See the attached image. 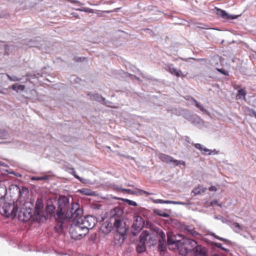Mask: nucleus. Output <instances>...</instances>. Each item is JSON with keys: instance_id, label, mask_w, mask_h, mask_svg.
Segmentation results:
<instances>
[{"instance_id": "f257e3e1", "label": "nucleus", "mask_w": 256, "mask_h": 256, "mask_svg": "<svg viewBox=\"0 0 256 256\" xmlns=\"http://www.w3.org/2000/svg\"><path fill=\"white\" fill-rule=\"evenodd\" d=\"M58 210L54 215L56 221L54 230L58 234H62L68 228L71 218H76L83 214V210L80 205L72 202L66 196H61L58 200Z\"/></svg>"}, {"instance_id": "f03ea898", "label": "nucleus", "mask_w": 256, "mask_h": 256, "mask_svg": "<svg viewBox=\"0 0 256 256\" xmlns=\"http://www.w3.org/2000/svg\"><path fill=\"white\" fill-rule=\"evenodd\" d=\"M123 210L119 207L112 209L109 213V221L103 223L102 228L106 229V232H110L115 228L117 231L124 234L126 230L124 222L122 218Z\"/></svg>"}, {"instance_id": "7ed1b4c3", "label": "nucleus", "mask_w": 256, "mask_h": 256, "mask_svg": "<svg viewBox=\"0 0 256 256\" xmlns=\"http://www.w3.org/2000/svg\"><path fill=\"white\" fill-rule=\"evenodd\" d=\"M70 219L72 220V223L70 228V234L71 238L74 240L82 239L88 234L87 229L81 224L80 222L78 219V216L71 218Z\"/></svg>"}, {"instance_id": "20e7f679", "label": "nucleus", "mask_w": 256, "mask_h": 256, "mask_svg": "<svg viewBox=\"0 0 256 256\" xmlns=\"http://www.w3.org/2000/svg\"><path fill=\"white\" fill-rule=\"evenodd\" d=\"M18 206L14 203H4L0 209V213L2 215L6 218L11 216L14 218L17 213Z\"/></svg>"}, {"instance_id": "39448f33", "label": "nucleus", "mask_w": 256, "mask_h": 256, "mask_svg": "<svg viewBox=\"0 0 256 256\" xmlns=\"http://www.w3.org/2000/svg\"><path fill=\"white\" fill-rule=\"evenodd\" d=\"M82 215L78 217V219L80 222L81 224L84 226L88 232L90 229H92L96 224V220L95 217L92 216H86L82 217Z\"/></svg>"}, {"instance_id": "423d86ee", "label": "nucleus", "mask_w": 256, "mask_h": 256, "mask_svg": "<svg viewBox=\"0 0 256 256\" xmlns=\"http://www.w3.org/2000/svg\"><path fill=\"white\" fill-rule=\"evenodd\" d=\"M197 244L196 242L190 238H186L183 240L180 248V252L182 254H186L190 252Z\"/></svg>"}, {"instance_id": "0eeeda50", "label": "nucleus", "mask_w": 256, "mask_h": 256, "mask_svg": "<svg viewBox=\"0 0 256 256\" xmlns=\"http://www.w3.org/2000/svg\"><path fill=\"white\" fill-rule=\"evenodd\" d=\"M44 205L42 202L37 201L35 206L34 213V220L36 221L41 222L46 220L44 216V212L42 210Z\"/></svg>"}, {"instance_id": "6e6552de", "label": "nucleus", "mask_w": 256, "mask_h": 256, "mask_svg": "<svg viewBox=\"0 0 256 256\" xmlns=\"http://www.w3.org/2000/svg\"><path fill=\"white\" fill-rule=\"evenodd\" d=\"M145 225L143 218L140 216H134V220L132 226V233L134 236L137 235Z\"/></svg>"}, {"instance_id": "1a4fd4ad", "label": "nucleus", "mask_w": 256, "mask_h": 256, "mask_svg": "<svg viewBox=\"0 0 256 256\" xmlns=\"http://www.w3.org/2000/svg\"><path fill=\"white\" fill-rule=\"evenodd\" d=\"M158 156L162 161L167 164H172L175 166H178L180 164H182L184 166H186V162L184 161L174 160L172 156L160 153L158 154Z\"/></svg>"}, {"instance_id": "9d476101", "label": "nucleus", "mask_w": 256, "mask_h": 256, "mask_svg": "<svg viewBox=\"0 0 256 256\" xmlns=\"http://www.w3.org/2000/svg\"><path fill=\"white\" fill-rule=\"evenodd\" d=\"M34 217V213L32 209L22 208L18 212V220L22 222H27L32 217Z\"/></svg>"}, {"instance_id": "9b49d317", "label": "nucleus", "mask_w": 256, "mask_h": 256, "mask_svg": "<svg viewBox=\"0 0 256 256\" xmlns=\"http://www.w3.org/2000/svg\"><path fill=\"white\" fill-rule=\"evenodd\" d=\"M186 118L200 128H202L204 124V122L196 115H188L186 116Z\"/></svg>"}, {"instance_id": "f8f14e48", "label": "nucleus", "mask_w": 256, "mask_h": 256, "mask_svg": "<svg viewBox=\"0 0 256 256\" xmlns=\"http://www.w3.org/2000/svg\"><path fill=\"white\" fill-rule=\"evenodd\" d=\"M190 252L192 256H206L205 248L200 245L196 244Z\"/></svg>"}, {"instance_id": "ddd939ff", "label": "nucleus", "mask_w": 256, "mask_h": 256, "mask_svg": "<svg viewBox=\"0 0 256 256\" xmlns=\"http://www.w3.org/2000/svg\"><path fill=\"white\" fill-rule=\"evenodd\" d=\"M216 13L217 15L220 16L222 18L229 20H234L237 18V16L228 14L225 10L216 8Z\"/></svg>"}, {"instance_id": "4468645a", "label": "nucleus", "mask_w": 256, "mask_h": 256, "mask_svg": "<svg viewBox=\"0 0 256 256\" xmlns=\"http://www.w3.org/2000/svg\"><path fill=\"white\" fill-rule=\"evenodd\" d=\"M124 228L126 229V230L124 234H122V233L120 232H119L117 231L118 234H116L114 236V240H118V243L120 244H122L124 242V241L126 238L127 231L128 229V227L126 226V224L125 223H124Z\"/></svg>"}, {"instance_id": "2eb2a0df", "label": "nucleus", "mask_w": 256, "mask_h": 256, "mask_svg": "<svg viewBox=\"0 0 256 256\" xmlns=\"http://www.w3.org/2000/svg\"><path fill=\"white\" fill-rule=\"evenodd\" d=\"M168 72L176 76L177 77L184 76L182 72L174 68L172 64H168L167 66Z\"/></svg>"}, {"instance_id": "dca6fc26", "label": "nucleus", "mask_w": 256, "mask_h": 256, "mask_svg": "<svg viewBox=\"0 0 256 256\" xmlns=\"http://www.w3.org/2000/svg\"><path fill=\"white\" fill-rule=\"evenodd\" d=\"M26 92L27 94V96H26V98L33 100H39L38 96V92L35 90L32 89L28 91L26 90Z\"/></svg>"}, {"instance_id": "f3484780", "label": "nucleus", "mask_w": 256, "mask_h": 256, "mask_svg": "<svg viewBox=\"0 0 256 256\" xmlns=\"http://www.w3.org/2000/svg\"><path fill=\"white\" fill-rule=\"evenodd\" d=\"M240 86L239 85L236 86V88H240L238 90V93L236 94V98L238 99H243L244 100H246V90L245 88H240Z\"/></svg>"}, {"instance_id": "a211bd4d", "label": "nucleus", "mask_w": 256, "mask_h": 256, "mask_svg": "<svg viewBox=\"0 0 256 256\" xmlns=\"http://www.w3.org/2000/svg\"><path fill=\"white\" fill-rule=\"evenodd\" d=\"M140 242L144 244L147 243L148 238H150V234L147 230L143 231L140 236Z\"/></svg>"}, {"instance_id": "6ab92c4d", "label": "nucleus", "mask_w": 256, "mask_h": 256, "mask_svg": "<svg viewBox=\"0 0 256 256\" xmlns=\"http://www.w3.org/2000/svg\"><path fill=\"white\" fill-rule=\"evenodd\" d=\"M93 100H94L96 101H98V102H103V103L108 106H110L108 104V103H110V102H106V100H105V98H103L102 96H101L100 95H99L98 94H94L92 96V98Z\"/></svg>"}, {"instance_id": "aec40b11", "label": "nucleus", "mask_w": 256, "mask_h": 256, "mask_svg": "<svg viewBox=\"0 0 256 256\" xmlns=\"http://www.w3.org/2000/svg\"><path fill=\"white\" fill-rule=\"evenodd\" d=\"M11 88L12 90L16 91V92H20L24 91L26 88V86L24 85H22L16 83L12 84L11 86Z\"/></svg>"}, {"instance_id": "412c9836", "label": "nucleus", "mask_w": 256, "mask_h": 256, "mask_svg": "<svg viewBox=\"0 0 256 256\" xmlns=\"http://www.w3.org/2000/svg\"><path fill=\"white\" fill-rule=\"evenodd\" d=\"M192 100L195 103V106L200 109V110L202 112H204L205 114H207L208 115L210 114V112L208 110H206L203 106L198 102V101H196L194 98H192Z\"/></svg>"}, {"instance_id": "4be33fe9", "label": "nucleus", "mask_w": 256, "mask_h": 256, "mask_svg": "<svg viewBox=\"0 0 256 256\" xmlns=\"http://www.w3.org/2000/svg\"><path fill=\"white\" fill-rule=\"evenodd\" d=\"M204 192V190H202L200 188V185L196 186L191 192V196H194L198 195H200L202 192Z\"/></svg>"}, {"instance_id": "5701e85b", "label": "nucleus", "mask_w": 256, "mask_h": 256, "mask_svg": "<svg viewBox=\"0 0 256 256\" xmlns=\"http://www.w3.org/2000/svg\"><path fill=\"white\" fill-rule=\"evenodd\" d=\"M232 228L236 233H240L242 230H243V226L240 225L238 222H234L232 224Z\"/></svg>"}, {"instance_id": "b1692460", "label": "nucleus", "mask_w": 256, "mask_h": 256, "mask_svg": "<svg viewBox=\"0 0 256 256\" xmlns=\"http://www.w3.org/2000/svg\"><path fill=\"white\" fill-rule=\"evenodd\" d=\"M174 236H176V246L178 247V248H180L182 244L183 240H184L185 238L181 234L174 235Z\"/></svg>"}, {"instance_id": "393cba45", "label": "nucleus", "mask_w": 256, "mask_h": 256, "mask_svg": "<svg viewBox=\"0 0 256 256\" xmlns=\"http://www.w3.org/2000/svg\"><path fill=\"white\" fill-rule=\"evenodd\" d=\"M136 250L138 253L144 252L146 250V244L139 242V243L137 244Z\"/></svg>"}, {"instance_id": "a878e982", "label": "nucleus", "mask_w": 256, "mask_h": 256, "mask_svg": "<svg viewBox=\"0 0 256 256\" xmlns=\"http://www.w3.org/2000/svg\"><path fill=\"white\" fill-rule=\"evenodd\" d=\"M50 178H51V176H48V175H44L42 176H33L30 178V180L32 181H34V180H48Z\"/></svg>"}, {"instance_id": "bb28decb", "label": "nucleus", "mask_w": 256, "mask_h": 256, "mask_svg": "<svg viewBox=\"0 0 256 256\" xmlns=\"http://www.w3.org/2000/svg\"><path fill=\"white\" fill-rule=\"evenodd\" d=\"M194 146L196 148L199 150L204 154H207V152L210 150L204 147V146L200 144H194Z\"/></svg>"}, {"instance_id": "cd10ccee", "label": "nucleus", "mask_w": 256, "mask_h": 256, "mask_svg": "<svg viewBox=\"0 0 256 256\" xmlns=\"http://www.w3.org/2000/svg\"><path fill=\"white\" fill-rule=\"evenodd\" d=\"M158 249L160 252H164L166 249V240H158Z\"/></svg>"}, {"instance_id": "c85d7f7f", "label": "nucleus", "mask_w": 256, "mask_h": 256, "mask_svg": "<svg viewBox=\"0 0 256 256\" xmlns=\"http://www.w3.org/2000/svg\"><path fill=\"white\" fill-rule=\"evenodd\" d=\"M7 194V190L5 187H0V202L3 201Z\"/></svg>"}, {"instance_id": "c756f323", "label": "nucleus", "mask_w": 256, "mask_h": 256, "mask_svg": "<svg viewBox=\"0 0 256 256\" xmlns=\"http://www.w3.org/2000/svg\"><path fill=\"white\" fill-rule=\"evenodd\" d=\"M154 213L156 214V215H158L159 216H161L164 218H168L170 216V214L168 213L163 212L159 210H154Z\"/></svg>"}, {"instance_id": "7c9ffc66", "label": "nucleus", "mask_w": 256, "mask_h": 256, "mask_svg": "<svg viewBox=\"0 0 256 256\" xmlns=\"http://www.w3.org/2000/svg\"><path fill=\"white\" fill-rule=\"evenodd\" d=\"M79 192L86 196H92L93 194V192L88 188H84L79 190Z\"/></svg>"}, {"instance_id": "2f4dec72", "label": "nucleus", "mask_w": 256, "mask_h": 256, "mask_svg": "<svg viewBox=\"0 0 256 256\" xmlns=\"http://www.w3.org/2000/svg\"><path fill=\"white\" fill-rule=\"evenodd\" d=\"M176 239L174 235L170 236V234H168V244H175L176 246Z\"/></svg>"}, {"instance_id": "473e14b6", "label": "nucleus", "mask_w": 256, "mask_h": 256, "mask_svg": "<svg viewBox=\"0 0 256 256\" xmlns=\"http://www.w3.org/2000/svg\"><path fill=\"white\" fill-rule=\"evenodd\" d=\"M6 75L7 77L8 78L10 81H12V82H19V81H20L22 80V78L18 77L16 76H10L8 74H6Z\"/></svg>"}, {"instance_id": "72a5a7b5", "label": "nucleus", "mask_w": 256, "mask_h": 256, "mask_svg": "<svg viewBox=\"0 0 256 256\" xmlns=\"http://www.w3.org/2000/svg\"><path fill=\"white\" fill-rule=\"evenodd\" d=\"M55 208L54 204H50L46 206V210L48 214H50L54 212Z\"/></svg>"}, {"instance_id": "f704fd0d", "label": "nucleus", "mask_w": 256, "mask_h": 256, "mask_svg": "<svg viewBox=\"0 0 256 256\" xmlns=\"http://www.w3.org/2000/svg\"><path fill=\"white\" fill-rule=\"evenodd\" d=\"M186 231L190 234L192 236H196L198 234V233L194 230L193 229L190 228V227L188 226L186 228Z\"/></svg>"}, {"instance_id": "c9c22d12", "label": "nucleus", "mask_w": 256, "mask_h": 256, "mask_svg": "<svg viewBox=\"0 0 256 256\" xmlns=\"http://www.w3.org/2000/svg\"><path fill=\"white\" fill-rule=\"evenodd\" d=\"M152 202L155 204H169V200H166L160 199L153 200Z\"/></svg>"}, {"instance_id": "e433bc0d", "label": "nucleus", "mask_w": 256, "mask_h": 256, "mask_svg": "<svg viewBox=\"0 0 256 256\" xmlns=\"http://www.w3.org/2000/svg\"><path fill=\"white\" fill-rule=\"evenodd\" d=\"M151 238H148L147 244L150 245H154L156 244L155 238L154 236L150 235Z\"/></svg>"}, {"instance_id": "4c0bfd02", "label": "nucleus", "mask_w": 256, "mask_h": 256, "mask_svg": "<svg viewBox=\"0 0 256 256\" xmlns=\"http://www.w3.org/2000/svg\"><path fill=\"white\" fill-rule=\"evenodd\" d=\"M79 180L82 184H93L90 180L82 178H80Z\"/></svg>"}, {"instance_id": "58836bf2", "label": "nucleus", "mask_w": 256, "mask_h": 256, "mask_svg": "<svg viewBox=\"0 0 256 256\" xmlns=\"http://www.w3.org/2000/svg\"><path fill=\"white\" fill-rule=\"evenodd\" d=\"M210 236H213L214 237L220 240H221V241H223V242H229V240L227 239H226V238H222V237H220L219 236H216L214 233L212 232L210 234Z\"/></svg>"}, {"instance_id": "ea45409f", "label": "nucleus", "mask_w": 256, "mask_h": 256, "mask_svg": "<svg viewBox=\"0 0 256 256\" xmlns=\"http://www.w3.org/2000/svg\"><path fill=\"white\" fill-rule=\"evenodd\" d=\"M124 201L130 206H138V204L136 202L132 201V200L126 199V200H124Z\"/></svg>"}, {"instance_id": "a19ab883", "label": "nucleus", "mask_w": 256, "mask_h": 256, "mask_svg": "<svg viewBox=\"0 0 256 256\" xmlns=\"http://www.w3.org/2000/svg\"><path fill=\"white\" fill-rule=\"evenodd\" d=\"M158 235L159 236V240H166L165 234L162 231L158 232Z\"/></svg>"}, {"instance_id": "79ce46f5", "label": "nucleus", "mask_w": 256, "mask_h": 256, "mask_svg": "<svg viewBox=\"0 0 256 256\" xmlns=\"http://www.w3.org/2000/svg\"><path fill=\"white\" fill-rule=\"evenodd\" d=\"M77 10L81 11V12H85L90 13H92L93 10L92 9L89 8H76Z\"/></svg>"}, {"instance_id": "37998d69", "label": "nucleus", "mask_w": 256, "mask_h": 256, "mask_svg": "<svg viewBox=\"0 0 256 256\" xmlns=\"http://www.w3.org/2000/svg\"><path fill=\"white\" fill-rule=\"evenodd\" d=\"M215 246H216L217 248H220V249H221V250H224V251H225V252H228V249H227V248H224V247L222 246V244H220V243H216V244H215Z\"/></svg>"}, {"instance_id": "c03bdc74", "label": "nucleus", "mask_w": 256, "mask_h": 256, "mask_svg": "<svg viewBox=\"0 0 256 256\" xmlns=\"http://www.w3.org/2000/svg\"><path fill=\"white\" fill-rule=\"evenodd\" d=\"M214 218L221 220L223 223L226 222V220L220 215H215Z\"/></svg>"}, {"instance_id": "a18cd8bd", "label": "nucleus", "mask_w": 256, "mask_h": 256, "mask_svg": "<svg viewBox=\"0 0 256 256\" xmlns=\"http://www.w3.org/2000/svg\"><path fill=\"white\" fill-rule=\"evenodd\" d=\"M216 70L220 72V73L223 74L224 76H228V72H226L224 70L223 68H216Z\"/></svg>"}, {"instance_id": "49530a36", "label": "nucleus", "mask_w": 256, "mask_h": 256, "mask_svg": "<svg viewBox=\"0 0 256 256\" xmlns=\"http://www.w3.org/2000/svg\"><path fill=\"white\" fill-rule=\"evenodd\" d=\"M218 152H219L216 149H214L213 150H210L207 152V154L208 155L216 154H218Z\"/></svg>"}, {"instance_id": "de8ad7c7", "label": "nucleus", "mask_w": 256, "mask_h": 256, "mask_svg": "<svg viewBox=\"0 0 256 256\" xmlns=\"http://www.w3.org/2000/svg\"><path fill=\"white\" fill-rule=\"evenodd\" d=\"M72 174L74 176L75 178H76L78 180H80V178L81 177H80V176H78L77 175L76 172V170H75L74 168L72 169Z\"/></svg>"}, {"instance_id": "09e8293b", "label": "nucleus", "mask_w": 256, "mask_h": 256, "mask_svg": "<svg viewBox=\"0 0 256 256\" xmlns=\"http://www.w3.org/2000/svg\"><path fill=\"white\" fill-rule=\"evenodd\" d=\"M210 204L211 205H213V204H216L218 206L222 208V204H218V202L216 200H212L211 202H210Z\"/></svg>"}, {"instance_id": "8fccbe9b", "label": "nucleus", "mask_w": 256, "mask_h": 256, "mask_svg": "<svg viewBox=\"0 0 256 256\" xmlns=\"http://www.w3.org/2000/svg\"><path fill=\"white\" fill-rule=\"evenodd\" d=\"M70 2L74 3V4H76L78 5H84L83 4H82L81 2L76 0H68Z\"/></svg>"}, {"instance_id": "3c124183", "label": "nucleus", "mask_w": 256, "mask_h": 256, "mask_svg": "<svg viewBox=\"0 0 256 256\" xmlns=\"http://www.w3.org/2000/svg\"><path fill=\"white\" fill-rule=\"evenodd\" d=\"M192 203L190 202V201L188 200H186V202H180V205L182 206H188V205H190Z\"/></svg>"}, {"instance_id": "603ef678", "label": "nucleus", "mask_w": 256, "mask_h": 256, "mask_svg": "<svg viewBox=\"0 0 256 256\" xmlns=\"http://www.w3.org/2000/svg\"><path fill=\"white\" fill-rule=\"evenodd\" d=\"M181 202L169 200V204H174L180 205Z\"/></svg>"}, {"instance_id": "864d4df0", "label": "nucleus", "mask_w": 256, "mask_h": 256, "mask_svg": "<svg viewBox=\"0 0 256 256\" xmlns=\"http://www.w3.org/2000/svg\"><path fill=\"white\" fill-rule=\"evenodd\" d=\"M71 78L72 80L76 82H78L80 80L78 78L76 77V76H72Z\"/></svg>"}, {"instance_id": "5fc2aeb1", "label": "nucleus", "mask_w": 256, "mask_h": 256, "mask_svg": "<svg viewBox=\"0 0 256 256\" xmlns=\"http://www.w3.org/2000/svg\"><path fill=\"white\" fill-rule=\"evenodd\" d=\"M124 76L125 77H127L128 76H130L132 78H136V76H134V75H132V74H128L127 72H124Z\"/></svg>"}, {"instance_id": "6e6d98bb", "label": "nucleus", "mask_w": 256, "mask_h": 256, "mask_svg": "<svg viewBox=\"0 0 256 256\" xmlns=\"http://www.w3.org/2000/svg\"><path fill=\"white\" fill-rule=\"evenodd\" d=\"M250 114L254 116L256 118V112L254 110H250Z\"/></svg>"}, {"instance_id": "4d7b16f0", "label": "nucleus", "mask_w": 256, "mask_h": 256, "mask_svg": "<svg viewBox=\"0 0 256 256\" xmlns=\"http://www.w3.org/2000/svg\"><path fill=\"white\" fill-rule=\"evenodd\" d=\"M216 190H217L216 188L214 186H211L208 188V190L211 192L216 191Z\"/></svg>"}, {"instance_id": "13d9d810", "label": "nucleus", "mask_w": 256, "mask_h": 256, "mask_svg": "<svg viewBox=\"0 0 256 256\" xmlns=\"http://www.w3.org/2000/svg\"><path fill=\"white\" fill-rule=\"evenodd\" d=\"M0 166H4L6 167L7 164H5L4 162L0 161Z\"/></svg>"}, {"instance_id": "bf43d9fd", "label": "nucleus", "mask_w": 256, "mask_h": 256, "mask_svg": "<svg viewBox=\"0 0 256 256\" xmlns=\"http://www.w3.org/2000/svg\"><path fill=\"white\" fill-rule=\"evenodd\" d=\"M101 2L102 4H106V3L108 4V2L106 1V0H102Z\"/></svg>"}, {"instance_id": "052dcab7", "label": "nucleus", "mask_w": 256, "mask_h": 256, "mask_svg": "<svg viewBox=\"0 0 256 256\" xmlns=\"http://www.w3.org/2000/svg\"><path fill=\"white\" fill-rule=\"evenodd\" d=\"M19 196H22V192L21 191V190L20 189H19Z\"/></svg>"}, {"instance_id": "680f3d73", "label": "nucleus", "mask_w": 256, "mask_h": 256, "mask_svg": "<svg viewBox=\"0 0 256 256\" xmlns=\"http://www.w3.org/2000/svg\"><path fill=\"white\" fill-rule=\"evenodd\" d=\"M144 30L148 31L149 32H152V31L150 29H148V28H146V29Z\"/></svg>"}, {"instance_id": "e2e57ef3", "label": "nucleus", "mask_w": 256, "mask_h": 256, "mask_svg": "<svg viewBox=\"0 0 256 256\" xmlns=\"http://www.w3.org/2000/svg\"><path fill=\"white\" fill-rule=\"evenodd\" d=\"M122 190L124 191L130 192V190L128 189H123Z\"/></svg>"}, {"instance_id": "0e129e2a", "label": "nucleus", "mask_w": 256, "mask_h": 256, "mask_svg": "<svg viewBox=\"0 0 256 256\" xmlns=\"http://www.w3.org/2000/svg\"><path fill=\"white\" fill-rule=\"evenodd\" d=\"M0 94H2L3 92H2V89L0 88Z\"/></svg>"}, {"instance_id": "69168bd1", "label": "nucleus", "mask_w": 256, "mask_h": 256, "mask_svg": "<svg viewBox=\"0 0 256 256\" xmlns=\"http://www.w3.org/2000/svg\"><path fill=\"white\" fill-rule=\"evenodd\" d=\"M30 47H31V46H34V45L31 44H30Z\"/></svg>"}, {"instance_id": "338daca9", "label": "nucleus", "mask_w": 256, "mask_h": 256, "mask_svg": "<svg viewBox=\"0 0 256 256\" xmlns=\"http://www.w3.org/2000/svg\"><path fill=\"white\" fill-rule=\"evenodd\" d=\"M8 46H6V50H7V48H8Z\"/></svg>"}, {"instance_id": "774afa93", "label": "nucleus", "mask_w": 256, "mask_h": 256, "mask_svg": "<svg viewBox=\"0 0 256 256\" xmlns=\"http://www.w3.org/2000/svg\"><path fill=\"white\" fill-rule=\"evenodd\" d=\"M142 192H144V193H147L146 192L144 191V190H142Z\"/></svg>"}]
</instances>
